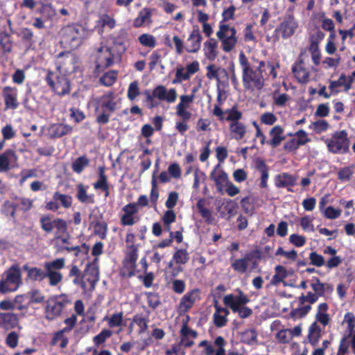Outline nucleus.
<instances>
[{"mask_svg": "<svg viewBox=\"0 0 355 355\" xmlns=\"http://www.w3.org/2000/svg\"><path fill=\"white\" fill-rule=\"evenodd\" d=\"M212 113L220 121L230 122L229 132L232 138L236 141L245 138L248 132V125L241 121L243 113L238 109L237 105L223 111L218 105H214Z\"/></svg>", "mask_w": 355, "mask_h": 355, "instance_id": "obj_1", "label": "nucleus"}, {"mask_svg": "<svg viewBox=\"0 0 355 355\" xmlns=\"http://www.w3.org/2000/svg\"><path fill=\"white\" fill-rule=\"evenodd\" d=\"M239 62L242 68V81L244 88L250 91L255 89H261L264 85L263 73L266 66L265 62H258L259 66L253 69L245 53L241 51L239 55Z\"/></svg>", "mask_w": 355, "mask_h": 355, "instance_id": "obj_2", "label": "nucleus"}, {"mask_svg": "<svg viewBox=\"0 0 355 355\" xmlns=\"http://www.w3.org/2000/svg\"><path fill=\"white\" fill-rule=\"evenodd\" d=\"M88 34V31L80 24L68 25L60 31V43L66 48L76 49Z\"/></svg>", "mask_w": 355, "mask_h": 355, "instance_id": "obj_3", "label": "nucleus"}, {"mask_svg": "<svg viewBox=\"0 0 355 355\" xmlns=\"http://www.w3.org/2000/svg\"><path fill=\"white\" fill-rule=\"evenodd\" d=\"M21 272L17 265H12L2 275L0 293L5 294L16 291L22 284Z\"/></svg>", "mask_w": 355, "mask_h": 355, "instance_id": "obj_4", "label": "nucleus"}, {"mask_svg": "<svg viewBox=\"0 0 355 355\" xmlns=\"http://www.w3.org/2000/svg\"><path fill=\"white\" fill-rule=\"evenodd\" d=\"M216 37L221 43V48L225 53L232 51L238 43L237 31L230 24H218Z\"/></svg>", "mask_w": 355, "mask_h": 355, "instance_id": "obj_5", "label": "nucleus"}, {"mask_svg": "<svg viewBox=\"0 0 355 355\" xmlns=\"http://www.w3.org/2000/svg\"><path fill=\"white\" fill-rule=\"evenodd\" d=\"M112 92L105 94L96 100V111L101 113L97 116L96 121L101 124H105L109 121L111 113L116 110V102Z\"/></svg>", "mask_w": 355, "mask_h": 355, "instance_id": "obj_6", "label": "nucleus"}, {"mask_svg": "<svg viewBox=\"0 0 355 355\" xmlns=\"http://www.w3.org/2000/svg\"><path fill=\"white\" fill-rule=\"evenodd\" d=\"M350 141L345 130L335 132L327 141L328 150L334 154H346L349 150Z\"/></svg>", "mask_w": 355, "mask_h": 355, "instance_id": "obj_7", "label": "nucleus"}, {"mask_svg": "<svg viewBox=\"0 0 355 355\" xmlns=\"http://www.w3.org/2000/svg\"><path fill=\"white\" fill-rule=\"evenodd\" d=\"M297 28L298 22L293 14H286L283 21L275 29L273 37L275 40H278L279 38V34H281L283 39L290 38L295 34Z\"/></svg>", "mask_w": 355, "mask_h": 355, "instance_id": "obj_8", "label": "nucleus"}, {"mask_svg": "<svg viewBox=\"0 0 355 355\" xmlns=\"http://www.w3.org/2000/svg\"><path fill=\"white\" fill-rule=\"evenodd\" d=\"M40 223L42 230L47 234L52 232L53 228H56V234L58 233H67L68 225L67 223L62 218H55L49 215H44L40 218Z\"/></svg>", "mask_w": 355, "mask_h": 355, "instance_id": "obj_9", "label": "nucleus"}, {"mask_svg": "<svg viewBox=\"0 0 355 355\" xmlns=\"http://www.w3.org/2000/svg\"><path fill=\"white\" fill-rule=\"evenodd\" d=\"M291 71L297 83L304 85L310 81L311 72L309 69L305 65L302 52L292 65Z\"/></svg>", "mask_w": 355, "mask_h": 355, "instance_id": "obj_10", "label": "nucleus"}, {"mask_svg": "<svg viewBox=\"0 0 355 355\" xmlns=\"http://www.w3.org/2000/svg\"><path fill=\"white\" fill-rule=\"evenodd\" d=\"M178 250H176L173 257V259L168 262L165 269V280L166 285L171 287L172 289L178 293Z\"/></svg>", "mask_w": 355, "mask_h": 355, "instance_id": "obj_11", "label": "nucleus"}, {"mask_svg": "<svg viewBox=\"0 0 355 355\" xmlns=\"http://www.w3.org/2000/svg\"><path fill=\"white\" fill-rule=\"evenodd\" d=\"M237 295L228 294L223 297V303L232 311L236 310L250 302V298L240 288H236Z\"/></svg>", "mask_w": 355, "mask_h": 355, "instance_id": "obj_12", "label": "nucleus"}, {"mask_svg": "<svg viewBox=\"0 0 355 355\" xmlns=\"http://www.w3.org/2000/svg\"><path fill=\"white\" fill-rule=\"evenodd\" d=\"M201 40L202 36L199 29H193L187 40L184 46L183 42L179 39V53H181L184 48L189 53L197 52L200 48Z\"/></svg>", "mask_w": 355, "mask_h": 355, "instance_id": "obj_13", "label": "nucleus"}, {"mask_svg": "<svg viewBox=\"0 0 355 355\" xmlns=\"http://www.w3.org/2000/svg\"><path fill=\"white\" fill-rule=\"evenodd\" d=\"M114 53L107 46H101L98 49L96 57V69H105L113 63Z\"/></svg>", "mask_w": 355, "mask_h": 355, "instance_id": "obj_14", "label": "nucleus"}, {"mask_svg": "<svg viewBox=\"0 0 355 355\" xmlns=\"http://www.w3.org/2000/svg\"><path fill=\"white\" fill-rule=\"evenodd\" d=\"M254 168L260 174V182L259 187L261 189L268 187V181L269 179V166L266 162L261 157H257L254 159Z\"/></svg>", "mask_w": 355, "mask_h": 355, "instance_id": "obj_15", "label": "nucleus"}, {"mask_svg": "<svg viewBox=\"0 0 355 355\" xmlns=\"http://www.w3.org/2000/svg\"><path fill=\"white\" fill-rule=\"evenodd\" d=\"M237 209V203L232 199H224L221 205L217 207L220 217L227 220L236 215Z\"/></svg>", "mask_w": 355, "mask_h": 355, "instance_id": "obj_16", "label": "nucleus"}, {"mask_svg": "<svg viewBox=\"0 0 355 355\" xmlns=\"http://www.w3.org/2000/svg\"><path fill=\"white\" fill-rule=\"evenodd\" d=\"M17 156L12 150H7L0 155V172L8 171L17 162Z\"/></svg>", "mask_w": 355, "mask_h": 355, "instance_id": "obj_17", "label": "nucleus"}, {"mask_svg": "<svg viewBox=\"0 0 355 355\" xmlns=\"http://www.w3.org/2000/svg\"><path fill=\"white\" fill-rule=\"evenodd\" d=\"M181 340L179 345H182L185 347H189L193 345V340L197 338L198 332L189 328L187 324V321L183 322L180 330Z\"/></svg>", "mask_w": 355, "mask_h": 355, "instance_id": "obj_18", "label": "nucleus"}, {"mask_svg": "<svg viewBox=\"0 0 355 355\" xmlns=\"http://www.w3.org/2000/svg\"><path fill=\"white\" fill-rule=\"evenodd\" d=\"M215 312L213 315L214 325L218 328L225 327L227 323V316L230 311L227 308H223L218 304V301L214 300Z\"/></svg>", "mask_w": 355, "mask_h": 355, "instance_id": "obj_19", "label": "nucleus"}, {"mask_svg": "<svg viewBox=\"0 0 355 355\" xmlns=\"http://www.w3.org/2000/svg\"><path fill=\"white\" fill-rule=\"evenodd\" d=\"M153 96L160 101H165L168 103L174 102L177 94L175 89L168 90L165 87L159 85L153 91Z\"/></svg>", "mask_w": 355, "mask_h": 355, "instance_id": "obj_20", "label": "nucleus"}, {"mask_svg": "<svg viewBox=\"0 0 355 355\" xmlns=\"http://www.w3.org/2000/svg\"><path fill=\"white\" fill-rule=\"evenodd\" d=\"M64 306V303L58 300H49L46 307V318L49 320H53L58 317Z\"/></svg>", "mask_w": 355, "mask_h": 355, "instance_id": "obj_21", "label": "nucleus"}, {"mask_svg": "<svg viewBox=\"0 0 355 355\" xmlns=\"http://www.w3.org/2000/svg\"><path fill=\"white\" fill-rule=\"evenodd\" d=\"M297 178L288 173L283 172L275 176V186L277 188L294 187L297 184Z\"/></svg>", "mask_w": 355, "mask_h": 355, "instance_id": "obj_22", "label": "nucleus"}, {"mask_svg": "<svg viewBox=\"0 0 355 355\" xmlns=\"http://www.w3.org/2000/svg\"><path fill=\"white\" fill-rule=\"evenodd\" d=\"M129 250L125 254L124 260V266L128 270L129 275L134 274L136 268V262L137 260V247L135 245H128Z\"/></svg>", "mask_w": 355, "mask_h": 355, "instance_id": "obj_23", "label": "nucleus"}, {"mask_svg": "<svg viewBox=\"0 0 355 355\" xmlns=\"http://www.w3.org/2000/svg\"><path fill=\"white\" fill-rule=\"evenodd\" d=\"M284 128L279 125H276L272 128L269 131L271 139L267 141V144L272 148L279 146L282 141L286 139V137L284 135Z\"/></svg>", "mask_w": 355, "mask_h": 355, "instance_id": "obj_24", "label": "nucleus"}, {"mask_svg": "<svg viewBox=\"0 0 355 355\" xmlns=\"http://www.w3.org/2000/svg\"><path fill=\"white\" fill-rule=\"evenodd\" d=\"M218 44L215 38H209L203 44V51L206 58L214 61L218 55Z\"/></svg>", "mask_w": 355, "mask_h": 355, "instance_id": "obj_25", "label": "nucleus"}, {"mask_svg": "<svg viewBox=\"0 0 355 355\" xmlns=\"http://www.w3.org/2000/svg\"><path fill=\"white\" fill-rule=\"evenodd\" d=\"M2 94L6 107L12 110L16 109L19 105L17 100V89L10 87H6L3 89Z\"/></svg>", "mask_w": 355, "mask_h": 355, "instance_id": "obj_26", "label": "nucleus"}, {"mask_svg": "<svg viewBox=\"0 0 355 355\" xmlns=\"http://www.w3.org/2000/svg\"><path fill=\"white\" fill-rule=\"evenodd\" d=\"M199 69L200 65L197 60L188 64L185 70L183 67H179V82L189 80L192 75L199 71Z\"/></svg>", "mask_w": 355, "mask_h": 355, "instance_id": "obj_27", "label": "nucleus"}, {"mask_svg": "<svg viewBox=\"0 0 355 355\" xmlns=\"http://www.w3.org/2000/svg\"><path fill=\"white\" fill-rule=\"evenodd\" d=\"M53 89L59 96H64L70 92V83L64 76H57V80Z\"/></svg>", "mask_w": 355, "mask_h": 355, "instance_id": "obj_28", "label": "nucleus"}, {"mask_svg": "<svg viewBox=\"0 0 355 355\" xmlns=\"http://www.w3.org/2000/svg\"><path fill=\"white\" fill-rule=\"evenodd\" d=\"M322 329L317 324V322H313L309 327V333L307 336L309 343L315 347L318 345L321 337Z\"/></svg>", "mask_w": 355, "mask_h": 355, "instance_id": "obj_29", "label": "nucleus"}, {"mask_svg": "<svg viewBox=\"0 0 355 355\" xmlns=\"http://www.w3.org/2000/svg\"><path fill=\"white\" fill-rule=\"evenodd\" d=\"M49 131L53 137H61L72 131V127L63 123L53 124L50 126Z\"/></svg>", "mask_w": 355, "mask_h": 355, "instance_id": "obj_30", "label": "nucleus"}, {"mask_svg": "<svg viewBox=\"0 0 355 355\" xmlns=\"http://www.w3.org/2000/svg\"><path fill=\"white\" fill-rule=\"evenodd\" d=\"M328 309L329 306L327 303H320L318 306L315 315L316 321L322 324L324 327L327 326L330 321L329 315L327 313Z\"/></svg>", "mask_w": 355, "mask_h": 355, "instance_id": "obj_31", "label": "nucleus"}, {"mask_svg": "<svg viewBox=\"0 0 355 355\" xmlns=\"http://www.w3.org/2000/svg\"><path fill=\"white\" fill-rule=\"evenodd\" d=\"M197 293H198V289H193L184 295L179 304V309L184 311H188L194 304Z\"/></svg>", "mask_w": 355, "mask_h": 355, "instance_id": "obj_32", "label": "nucleus"}, {"mask_svg": "<svg viewBox=\"0 0 355 355\" xmlns=\"http://www.w3.org/2000/svg\"><path fill=\"white\" fill-rule=\"evenodd\" d=\"M205 200L204 199H200L196 203L197 209L205 222L208 225H212L214 223L215 218L211 211L205 207Z\"/></svg>", "mask_w": 355, "mask_h": 355, "instance_id": "obj_33", "label": "nucleus"}, {"mask_svg": "<svg viewBox=\"0 0 355 355\" xmlns=\"http://www.w3.org/2000/svg\"><path fill=\"white\" fill-rule=\"evenodd\" d=\"M151 12L148 8L141 10L138 17L135 19L133 25L135 27H140L142 26H148L151 23L150 20Z\"/></svg>", "mask_w": 355, "mask_h": 355, "instance_id": "obj_34", "label": "nucleus"}, {"mask_svg": "<svg viewBox=\"0 0 355 355\" xmlns=\"http://www.w3.org/2000/svg\"><path fill=\"white\" fill-rule=\"evenodd\" d=\"M311 287L318 297H323L326 292H332L334 290L333 286L329 283L311 284Z\"/></svg>", "mask_w": 355, "mask_h": 355, "instance_id": "obj_35", "label": "nucleus"}, {"mask_svg": "<svg viewBox=\"0 0 355 355\" xmlns=\"http://www.w3.org/2000/svg\"><path fill=\"white\" fill-rule=\"evenodd\" d=\"M327 41L324 47L325 51L328 55H334L337 51L336 45V40L337 35L336 34L335 29L330 31Z\"/></svg>", "mask_w": 355, "mask_h": 355, "instance_id": "obj_36", "label": "nucleus"}, {"mask_svg": "<svg viewBox=\"0 0 355 355\" xmlns=\"http://www.w3.org/2000/svg\"><path fill=\"white\" fill-rule=\"evenodd\" d=\"M65 259L64 258L56 259L52 261H46L44 263L46 271L58 272L64 267Z\"/></svg>", "mask_w": 355, "mask_h": 355, "instance_id": "obj_37", "label": "nucleus"}, {"mask_svg": "<svg viewBox=\"0 0 355 355\" xmlns=\"http://www.w3.org/2000/svg\"><path fill=\"white\" fill-rule=\"evenodd\" d=\"M171 177L178 178V164L176 163H173L169 166L168 172H162L159 178L162 182L165 183L169 182Z\"/></svg>", "mask_w": 355, "mask_h": 355, "instance_id": "obj_38", "label": "nucleus"}, {"mask_svg": "<svg viewBox=\"0 0 355 355\" xmlns=\"http://www.w3.org/2000/svg\"><path fill=\"white\" fill-rule=\"evenodd\" d=\"M275 270V274L272 277L271 283L272 284H278L287 277L288 272L286 269L281 265L276 266Z\"/></svg>", "mask_w": 355, "mask_h": 355, "instance_id": "obj_39", "label": "nucleus"}, {"mask_svg": "<svg viewBox=\"0 0 355 355\" xmlns=\"http://www.w3.org/2000/svg\"><path fill=\"white\" fill-rule=\"evenodd\" d=\"M301 306H300V307H298L296 309H293L291 311L289 315L292 319L296 320L297 318H304L311 310V305H304V306H302V305H301Z\"/></svg>", "mask_w": 355, "mask_h": 355, "instance_id": "obj_40", "label": "nucleus"}, {"mask_svg": "<svg viewBox=\"0 0 355 355\" xmlns=\"http://www.w3.org/2000/svg\"><path fill=\"white\" fill-rule=\"evenodd\" d=\"M307 49L311 54V60L315 66H319L321 62V51L319 48V45H311L309 44Z\"/></svg>", "mask_w": 355, "mask_h": 355, "instance_id": "obj_41", "label": "nucleus"}, {"mask_svg": "<svg viewBox=\"0 0 355 355\" xmlns=\"http://www.w3.org/2000/svg\"><path fill=\"white\" fill-rule=\"evenodd\" d=\"M354 173V166L341 168L338 172V179L341 182H348L351 180Z\"/></svg>", "mask_w": 355, "mask_h": 355, "instance_id": "obj_42", "label": "nucleus"}, {"mask_svg": "<svg viewBox=\"0 0 355 355\" xmlns=\"http://www.w3.org/2000/svg\"><path fill=\"white\" fill-rule=\"evenodd\" d=\"M236 7L231 5L229 8H225L222 12V19L218 24H228L229 20H234L235 18Z\"/></svg>", "mask_w": 355, "mask_h": 355, "instance_id": "obj_43", "label": "nucleus"}, {"mask_svg": "<svg viewBox=\"0 0 355 355\" xmlns=\"http://www.w3.org/2000/svg\"><path fill=\"white\" fill-rule=\"evenodd\" d=\"M257 333L254 329H247L241 334L242 341L248 345H252L257 341Z\"/></svg>", "mask_w": 355, "mask_h": 355, "instance_id": "obj_44", "label": "nucleus"}, {"mask_svg": "<svg viewBox=\"0 0 355 355\" xmlns=\"http://www.w3.org/2000/svg\"><path fill=\"white\" fill-rule=\"evenodd\" d=\"M318 296L314 293L311 291H309L306 295L302 293V295L298 297V302L300 305H304L305 303L308 302L311 305L315 303L318 300Z\"/></svg>", "mask_w": 355, "mask_h": 355, "instance_id": "obj_45", "label": "nucleus"}, {"mask_svg": "<svg viewBox=\"0 0 355 355\" xmlns=\"http://www.w3.org/2000/svg\"><path fill=\"white\" fill-rule=\"evenodd\" d=\"M28 276L33 281L42 282L46 278V270H42L37 267H32Z\"/></svg>", "mask_w": 355, "mask_h": 355, "instance_id": "obj_46", "label": "nucleus"}, {"mask_svg": "<svg viewBox=\"0 0 355 355\" xmlns=\"http://www.w3.org/2000/svg\"><path fill=\"white\" fill-rule=\"evenodd\" d=\"M112 335V331L111 330L103 329L100 334L93 338V342L96 346H99L104 343Z\"/></svg>", "mask_w": 355, "mask_h": 355, "instance_id": "obj_47", "label": "nucleus"}, {"mask_svg": "<svg viewBox=\"0 0 355 355\" xmlns=\"http://www.w3.org/2000/svg\"><path fill=\"white\" fill-rule=\"evenodd\" d=\"M53 200L57 202H60V204L64 207V208H69L71 207L72 203V199L71 197L60 193V192L57 191L53 194Z\"/></svg>", "mask_w": 355, "mask_h": 355, "instance_id": "obj_48", "label": "nucleus"}, {"mask_svg": "<svg viewBox=\"0 0 355 355\" xmlns=\"http://www.w3.org/2000/svg\"><path fill=\"white\" fill-rule=\"evenodd\" d=\"M89 164V159L85 157L81 156L77 158L72 164V169L74 172L80 173L83 171L85 167Z\"/></svg>", "mask_w": 355, "mask_h": 355, "instance_id": "obj_49", "label": "nucleus"}, {"mask_svg": "<svg viewBox=\"0 0 355 355\" xmlns=\"http://www.w3.org/2000/svg\"><path fill=\"white\" fill-rule=\"evenodd\" d=\"M232 269L240 274L246 272L248 265L244 258L236 259L231 264Z\"/></svg>", "mask_w": 355, "mask_h": 355, "instance_id": "obj_50", "label": "nucleus"}, {"mask_svg": "<svg viewBox=\"0 0 355 355\" xmlns=\"http://www.w3.org/2000/svg\"><path fill=\"white\" fill-rule=\"evenodd\" d=\"M309 259L310 260V264L314 266L322 267L325 264L324 257L315 251L311 252L309 254Z\"/></svg>", "mask_w": 355, "mask_h": 355, "instance_id": "obj_51", "label": "nucleus"}, {"mask_svg": "<svg viewBox=\"0 0 355 355\" xmlns=\"http://www.w3.org/2000/svg\"><path fill=\"white\" fill-rule=\"evenodd\" d=\"M0 44L4 52L10 53L12 51V42L8 33H1Z\"/></svg>", "mask_w": 355, "mask_h": 355, "instance_id": "obj_52", "label": "nucleus"}, {"mask_svg": "<svg viewBox=\"0 0 355 355\" xmlns=\"http://www.w3.org/2000/svg\"><path fill=\"white\" fill-rule=\"evenodd\" d=\"M175 218L176 214L173 210L168 209L164 213L162 217V220L165 230L168 232L170 231V225L175 221Z\"/></svg>", "mask_w": 355, "mask_h": 355, "instance_id": "obj_53", "label": "nucleus"}, {"mask_svg": "<svg viewBox=\"0 0 355 355\" xmlns=\"http://www.w3.org/2000/svg\"><path fill=\"white\" fill-rule=\"evenodd\" d=\"M78 193L77 198L82 202L91 203L93 202V199L91 196H88L87 191L82 184L77 186Z\"/></svg>", "mask_w": 355, "mask_h": 355, "instance_id": "obj_54", "label": "nucleus"}, {"mask_svg": "<svg viewBox=\"0 0 355 355\" xmlns=\"http://www.w3.org/2000/svg\"><path fill=\"white\" fill-rule=\"evenodd\" d=\"M46 278L49 279V284L52 286L58 285L62 279L60 272L46 271Z\"/></svg>", "mask_w": 355, "mask_h": 355, "instance_id": "obj_55", "label": "nucleus"}, {"mask_svg": "<svg viewBox=\"0 0 355 355\" xmlns=\"http://www.w3.org/2000/svg\"><path fill=\"white\" fill-rule=\"evenodd\" d=\"M344 322H346L347 324V330L349 331L348 334H351L352 335V333H354V329H355V315L352 312H347L345 314L344 316Z\"/></svg>", "mask_w": 355, "mask_h": 355, "instance_id": "obj_56", "label": "nucleus"}, {"mask_svg": "<svg viewBox=\"0 0 355 355\" xmlns=\"http://www.w3.org/2000/svg\"><path fill=\"white\" fill-rule=\"evenodd\" d=\"M300 146H303V142L297 141L296 139H291L284 143V149L286 152H295Z\"/></svg>", "mask_w": 355, "mask_h": 355, "instance_id": "obj_57", "label": "nucleus"}, {"mask_svg": "<svg viewBox=\"0 0 355 355\" xmlns=\"http://www.w3.org/2000/svg\"><path fill=\"white\" fill-rule=\"evenodd\" d=\"M325 34L319 28H318L313 33L310 35L309 44L319 45L320 42L324 38Z\"/></svg>", "mask_w": 355, "mask_h": 355, "instance_id": "obj_58", "label": "nucleus"}, {"mask_svg": "<svg viewBox=\"0 0 355 355\" xmlns=\"http://www.w3.org/2000/svg\"><path fill=\"white\" fill-rule=\"evenodd\" d=\"M16 205L8 200L6 201L1 208L2 213L6 216H10L15 218Z\"/></svg>", "mask_w": 355, "mask_h": 355, "instance_id": "obj_59", "label": "nucleus"}, {"mask_svg": "<svg viewBox=\"0 0 355 355\" xmlns=\"http://www.w3.org/2000/svg\"><path fill=\"white\" fill-rule=\"evenodd\" d=\"M350 337H351V334H345L341 338L337 352H344V353L348 354L349 347L350 345L349 339L350 338Z\"/></svg>", "mask_w": 355, "mask_h": 355, "instance_id": "obj_60", "label": "nucleus"}, {"mask_svg": "<svg viewBox=\"0 0 355 355\" xmlns=\"http://www.w3.org/2000/svg\"><path fill=\"white\" fill-rule=\"evenodd\" d=\"M277 120V116L272 112H264L260 116V121L262 124L272 125Z\"/></svg>", "mask_w": 355, "mask_h": 355, "instance_id": "obj_61", "label": "nucleus"}, {"mask_svg": "<svg viewBox=\"0 0 355 355\" xmlns=\"http://www.w3.org/2000/svg\"><path fill=\"white\" fill-rule=\"evenodd\" d=\"M139 42L148 47L153 48L155 46V37L149 34H142L139 37Z\"/></svg>", "mask_w": 355, "mask_h": 355, "instance_id": "obj_62", "label": "nucleus"}, {"mask_svg": "<svg viewBox=\"0 0 355 355\" xmlns=\"http://www.w3.org/2000/svg\"><path fill=\"white\" fill-rule=\"evenodd\" d=\"M116 79V73L115 71H110L105 73L100 78V83L105 86H111Z\"/></svg>", "mask_w": 355, "mask_h": 355, "instance_id": "obj_63", "label": "nucleus"}, {"mask_svg": "<svg viewBox=\"0 0 355 355\" xmlns=\"http://www.w3.org/2000/svg\"><path fill=\"white\" fill-rule=\"evenodd\" d=\"M214 345L218 347L214 355H225V345L226 341L223 337L221 336H217L214 340Z\"/></svg>", "mask_w": 355, "mask_h": 355, "instance_id": "obj_64", "label": "nucleus"}]
</instances>
